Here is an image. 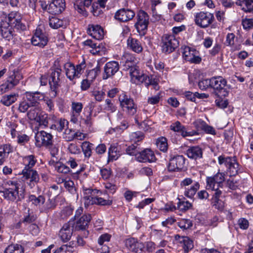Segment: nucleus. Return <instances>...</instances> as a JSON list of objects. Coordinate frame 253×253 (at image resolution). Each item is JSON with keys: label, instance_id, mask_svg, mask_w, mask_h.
<instances>
[{"label": "nucleus", "instance_id": "nucleus-1", "mask_svg": "<svg viewBox=\"0 0 253 253\" xmlns=\"http://www.w3.org/2000/svg\"><path fill=\"white\" fill-rule=\"evenodd\" d=\"M2 22L0 24V34L3 38L8 41L16 36L12 27L20 31L26 29L25 23L22 21L21 15L18 12H11L8 16V22Z\"/></svg>", "mask_w": 253, "mask_h": 253}, {"label": "nucleus", "instance_id": "nucleus-2", "mask_svg": "<svg viewBox=\"0 0 253 253\" xmlns=\"http://www.w3.org/2000/svg\"><path fill=\"white\" fill-rule=\"evenodd\" d=\"M20 184L17 180H8L4 184L2 193L3 198L10 202L17 203L25 198V190L19 188Z\"/></svg>", "mask_w": 253, "mask_h": 253}, {"label": "nucleus", "instance_id": "nucleus-3", "mask_svg": "<svg viewBox=\"0 0 253 253\" xmlns=\"http://www.w3.org/2000/svg\"><path fill=\"white\" fill-rule=\"evenodd\" d=\"M24 162L26 164L20 174L23 175V180L25 181L30 179L29 182L27 183L32 188L40 180V176L38 172L33 169V167L37 163V159L34 155H31L24 158Z\"/></svg>", "mask_w": 253, "mask_h": 253}, {"label": "nucleus", "instance_id": "nucleus-4", "mask_svg": "<svg viewBox=\"0 0 253 253\" xmlns=\"http://www.w3.org/2000/svg\"><path fill=\"white\" fill-rule=\"evenodd\" d=\"M85 67L86 63L84 59L76 66L70 62H66L63 65L67 78L72 82H74L75 79L80 78Z\"/></svg>", "mask_w": 253, "mask_h": 253}, {"label": "nucleus", "instance_id": "nucleus-5", "mask_svg": "<svg viewBox=\"0 0 253 253\" xmlns=\"http://www.w3.org/2000/svg\"><path fill=\"white\" fill-rule=\"evenodd\" d=\"M218 161L219 165H225L230 176L236 175L240 170V166L236 156L230 157L222 155L218 157Z\"/></svg>", "mask_w": 253, "mask_h": 253}, {"label": "nucleus", "instance_id": "nucleus-6", "mask_svg": "<svg viewBox=\"0 0 253 253\" xmlns=\"http://www.w3.org/2000/svg\"><path fill=\"white\" fill-rule=\"evenodd\" d=\"M211 88L218 96L226 97L229 94L230 87L224 78L221 76H216L211 78Z\"/></svg>", "mask_w": 253, "mask_h": 253}, {"label": "nucleus", "instance_id": "nucleus-7", "mask_svg": "<svg viewBox=\"0 0 253 253\" xmlns=\"http://www.w3.org/2000/svg\"><path fill=\"white\" fill-rule=\"evenodd\" d=\"M119 101L120 106L127 115L133 116L136 114L137 110V104L134 102L133 99L126 92H123L120 94Z\"/></svg>", "mask_w": 253, "mask_h": 253}, {"label": "nucleus", "instance_id": "nucleus-8", "mask_svg": "<svg viewBox=\"0 0 253 253\" xmlns=\"http://www.w3.org/2000/svg\"><path fill=\"white\" fill-rule=\"evenodd\" d=\"M136 22L134 27L137 32L141 36L146 34L149 24V16L148 13L143 10H140L136 14Z\"/></svg>", "mask_w": 253, "mask_h": 253}, {"label": "nucleus", "instance_id": "nucleus-9", "mask_svg": "<svg viewBox=\"0 0 253 253\" xmlns=\"http://www.w3.org/2000/svg\"><path fill=\"white\" fill-rule=\"evenodd\" d=\"M179 45V41L173 35L164 34L161 38L163 52L169 54L174 51Z\"/></svg>", "mask_w": 253, "mask_h": 253}, {"label": "nucleus", "instance_id": "nucleus-10", "mask_svg": "<svg viewBox=\"0 0 253 253\" xmlns=\"http://www.w3.org/2000/svg\"><path fill=\"white\" fill-rule=\"evenodd\" d=\"M120 63L124 70H129L130 74H133L135 71L137 72V59L133 54L125 53L121 57Z\"/></svg>", "mask_w": 253, "mask_h": 253}, {"label": "nucleus", "instance_id": "nucleus-11", "mask_svg": "<svg viewBox=\"0 0 253 253\" xmlns=\"http://www.w3.org/2000/svg\"><path fill=\"white\" fill-rule=\"evenodd\" d=\"M55 62V67L54 70H52L49 79V84L53 95L55 97L57 95L59 87L60 86V76L61 74L62 69L60 66H57Z\"/></svg>", "mask_w": 253, "mask_h": 253}, {"label": "nucleus", "instance_id": "nucleus-12", "mask_svg": "<svg viewBox=\"0 0 253 253\" xmlns=\"http://www.w3.org/2000/svg\"><path fill=\"white\" fill-rule=\"evenodd\" d=\"M185 164V158L183 155H170L168 165V170L170 172L179 171L183 169Z\"/></svg>", "mask_w": 253, "mask_h": 253}, {"label": "nucleus", "instance_id": "nucleus-13", "mask_svg": "<svg viewBox=\"0 0 253 253\" xmlns=\"http://www.w3.org/2000/svg\"><path fill=\"white\" fill-rule=\"evenodd\" d=\"M214 19V16L210 12L201 11L195 16V24L202 28H206L209 26Z\"/></svg>", "mask_w": 253, "mask_h": 253}, {"label": "nucleus", "instance_id": "nucleus-14", "mask_svg": "<svg viewBox=\"0 0 253 253\" xmlns=\"http://www.w3.org/2000/svg\"><path fill=\"white\" fill-rule=\"evenodd\" d=\"M224 181V173L218 172L212 176L207 177L206 188L208 190H213L216 187H222Z\"/></svg>", "mask_w": 253, "mask_h": 253}, {"label": "nucleus", "instance_id": "nucleus-15", "mask_svg": "<svg viewBox=\"0 0 253 253\" xmlns=\"http://www.w3.org/2000/svg\"><path fill=\"white\" fill-rule=\"evenodd\" d=\"M131 76L135 77L139 82L144 83L146 87L151 85L153 86V88L158 90L159 89L158 84V79L156 78V76L153 75H147L144 74L139 75L138 72H135L133 74H130Z\"/></svg>", "mask_w": 253, "mask_h": 253}, {"label": "nucleus", "instance_id": "nucleus-16", "mask_svg": "<svg viewBox=\"0 0 253 253\" xmlns=\"http://www.w3.org/2000/svg\"><path fill=\"white\" fill-rule=\"evenodd\" d=\"M182 55L183 58L191 63L199 64L202 58L198 55V52L194 48L188 46L182 47Z\"/></svg>", "mask_w": 253, "mask_h": 253}, {"label": "nucleus", "instance_id": "nucleus-17", "mask_svg": "<svg viewBox=\"0 0 253 253\" xmlns=\"http://www.w3.org/2000/svg\"><path fill=\"white\" fill-rule=\"evenodd\" d=\"M36 145L38 147H49L53 144V136L45 131H38L35 135Z\"/></svg>", "mask_w": 253, "mask_h": 253}, {"label": "nucleus", "instance_id": "nucleus-18", "mask_svg": "<svg viewBox=\"0 0 253 253\" xmlns=\"http://www.w3.org/2000/svg\"><path fill=\"white\" fill-rule=\"evenodd\" d=\"M135 12L129 8H122L117 10L114 15L116 20L121 22H128L134 17Z\"/></svg>", "mask_w": 253, "mask_h": 253}, {"label": "nucleus", "instance_id": "nucleus-19", "mask_svg": "<svg viewBox=\"0 0 253 253\" xmlns=\"http://www.w3.org/2000/svg\"><path fill=\"white\" fill-rule=\"evenodd\" d=\"M66 7L65 0H52L48 5L42 7L43 9H47L48 12L52 14H58L64 10Z\"/></svg>", "mask_w": 253, "mask_h": 253}, {"label": "nucleus", "instance_id": "nucleus-20", "mask_svg": "<svg viewBox=\"0 0 253 253\" xmlns=\"http://www.w3.org/2000/svg\"><path fill=\"white\" fill-rule=\"evenodd\" d=\"M119 68L120 65L117 61H112L106 63L104 67L103 79L106 80L112 78L119 71Z\"/></svg>", "mask_w": 253, "mask_h": 253}, {"label": "nucleus", "instance_id": "nucleus-21", "mask_svg": "<svg viewBox=\"0 0 253 253\" xmlns=\"http://www.w3.org/2000/svg\"><path fill=\"white\" fill-rule=\"evenodd\" d=\"M48 42V38L45 33H43L41 29H36V32L31 39L33 45L43 47Z\"/></svg>", "mask_w": 253, "mask_h": 253}, {"label": "nucleus", "instance_id": "nucleus-22", "mask_svg": "<svg viewBox=\"0 0 253 253\" xmlns=\"http://www.w3.org/2000/svg\"><path fill=\"white\" fill-rule=\"evenodd\" d=\"M136 160L141 163H152L156 160V157L154 152L148 148L139 150L137 156H136Z\"/></svg>", "mask_w": 253, "mask_h": 253}, {"label": "nucleus", "instance_id": "nucleus-23", "mask_svg": "<svg viewBox=\"0 0 253 253\" xmlns=\"http://www.w3.org/2000/svg\"><path fill=\"white\" fill-rule=\"evenodd\" d=\"M175 240L177 241L178 245L184 250V253H188L189 251L194 247L193 241L188 237L176 235Z\"/></svg>", "mask_w": 253, "mask_h": 253}, {"label": "nucleus", "instance_id": "nucleus-24", "mask_svg": "<svg viewBox=\"0 0 253 253\" xmlns=\"http://www.w3.org/2000/svg\"><path fill=\"white\" fill-rule=\"evenodd\" d=\"M27 101H28L31 106L36 107L39 103V101L44 99L43 94L39 91L35 92H26L25 94Z\"/></svg>", "mask_w": 253, "mask_h": 253}, {"label": "nucleus", "instance_id": "nucleus-25", "mask_svg": "<svg viewBox=\"0 0 253 253\" xmlns=\"http://www.w3.org/2000/svg\"><path fill=\"white\" fill-rule=\"evenodd\" d=\"M87 32L95 40H100L104 37V31L100 25L90 24L88 26Z\"/></svg>", "mask_w": 253, "mask_h": 253}, {"label": "nucleus", "instance_id": "nucleus-26", "mask_svg": "<svg viewBox=\"0 0 253 253\" xmlns=\"http://www.w3.org/2000/svg\"><path fill=\"white\" fill-rule=\"evenodd\" d=\"M83 104L81 102H72L71 104V117L70 121L74 124H77L79 117L82 111Z\"/></svg>", "mask_w": 253, "mask_h": 253}, {"label": "nucleus", "instance_id": "nucleus-27", "mask_svg": "<svg viewBox=\"0 0 253 253\" xmlns=\"http://www.w3.org/2000/svg\"><path fill=\"white\" fill-rule=\"evenodd\" d=\"M73 227L71 226L69 223L63 225L59 232V236L63 242L69 241L72 236Z\"/></svg>", "mask_w": 253, "mask_h": 253}, {"label": "nucleus", "instance_id": "nucleus-28", "mask_svg": "<svg viewBox=\"0 0 253 253\" xmlns=\"http://www.w3.org/2000/svg\"><path fill=\"white\" fill-rule=\"evenodd\" d=\"M83 201L84 207L87 209L89 207V205L87 202L88 200H93V198L95 197L96 195L100 192V191L96 189H92L91 188H87L83 187Z\"/></svg>", "mask_w": 253, "mask_h": 253}, {"label": "nucleus", "instance_id": "nucleus-29", "mask_svg": "<svg viewBox=\"0 0 253 253\" xmlns=\"http://www.w3.org/2000/svg\"><path fill=\"white\" fill-rule=\"evenodd\" d=\"M69 24V21L66 18L59 19L55 16H52L49 18V25L52 29L65 28Z\"/></svg>", "mask_w": 253, "mask_h": 253}, {"label": "nucleus", "instance_id": "nucleus-30", "mask_svg": "<svg viewBox=\"0 0 253 253\" xmlns=\"http://www.w3.org/2000/svg\"><path fill=\"white\" fill-rule=\"evenodd\" d=\"M127 47L136 53L142 52L143 48L140 41L136 39L129 37L127 40Z\"/></svg>", "mask_w": 253, "mask_h": 253}, {"label": "nucleus", "instance_id": "nucleus-31", "mask_svg": "<svg viewBox=\"0 0 253 253\" xmlns=\"http://www.w3.org/2000/svg\"><path fill=\"white\" fill-rule=\"evenodd\" d=\"M23 77L21 73L18 70H14L9 72L6 82L14 87L19 84V81Z\"/></svg>", "mask_w": 253, "mask_h": 253}, {"label": "nucleus", "instance_id": "nucleus-32", "mask_svg": "<svg viewBox=\"0 0 253 253\" xmlns=\"http://www.w3.org/2000/svg\"><path fill=\"white\" fill-rule=\"evenodd\" d=\"M13 151V147L9 144L0 145V165H2L4 163L9 154Z\"/></svg>", "mask_w": 253, "mask_h": 253}, {"label": "nucleus", "instance_id": "nucleus-33", "mask_svg": "<svg viewBox=\"0 0 253 253\" xmlns=\"http://www.w3.org/2000/svg\"><path fill=\"white\" fill-rule=\"evenodd\" d=\"M186 154L189 158L196 160L202 158L203 150L199 146H192L186 150Z\"/></svg>", "mask_w": 253, "mask_h": 253}, {"label": "nucleus", "instance_id": "nucleus-34", "mask_svg": "<svg viewBox=\"0 0 253 253\" xmlns=\"http://www.w3.org/2000/svg\"><path fill=\"white\" fill-rule=\"evenodd\" d=\"M169 128L171 130L174 132H177L181 133L183 137L191 136L192 134L191 132H187L186 130L185 126H183L179 121H176L172 123L170 126Z\"/></svg>", "mask_w": 253, "mask_h": 253}, {"label": "nucleus", "instance_id": "nucleus-35", "mask_svg": "<svg viewBox=\"0 0 253 253\" xmlns=\"http://www.w3.org/2000/svg\"><path fill=\"white\" fill-rule=\"evenodd\" d=\"M90 220V214L83 215L77 221L75 229L78 230H85Z\"/></svg>", "mask_w": 253, "mask_h": 253}, {"label": "nucleus", "instance_id": "nucleus-36", "mask_svg": "<svg viewBox=\"0 0 253 253\" xmlns=\"http://www.w3.org/2000/svg\"><path fill=\"white\" fill-rule=\"evenodd\" d=\"M108 162L117 160L121 156L119 148L115 144L111 145L108 149Z\"/></svg>", "mask_w": 253, "mask_h": 253}, {"label": "nucleus", "instance_id": "nucleus-37", "mask_svg": "<svg viewBox=\"0 0 253 253\" xmlns=\"http://www.w3.org/2000/svg\"><path fill=\"white\" fill-rule=\"evenodd\" d=\"M87 202L89 204V206L93 205L106 206L111 205L113 203V201L109 199H104L103 198L99 197L98 195H96V196L93 198V200H91V201L88 200Z\"/></svg>", "mask_w": 253, "mask_h": 253}, {"label": "nucleus", "instance_id": "nucleus-38", "mask_svg": "<svg viewBox=\"0 0 253 253\" xmlns=\"http://www.w3.org/2000/svg\"><path fill=\"white\" fill-rule=\"evenodd\" d=\"M200 183L198 181H195L190 187L185 188L184 195L185 196L192 199L200 188Z\"/></svg>", "mask_w": 253, "mask_h": 253}, {"label": "nucleus", "instance_id": "nucleus-39", "mask_svg": "<svg viewBox=\"0 0 253 253\" xmlns=\"http://www.w3.org/2000/svg\"><path fill=\"white\" fill-rule=\"evenodd\" d=\"M84 116H81V123L85 124L87 126H90L92 125V111L86 108L84 109Z\"/></svg>", "mask_w": 253, "mask_h": 253}, {"label": "nucleus", "instance_id": "nucleus-40", "mask_svg": "<svg viewBox=\"0 0 253 253\" xmlns=\"http://www.w3.org/2000/svg\"><path fill=\"white\" fill-rule=\"evenodd\" d=\"M18 97V94L17 93L4 95L2 96L0 102L4 105L9 106L17 100Z\"/></svg>", "mask_w": 253, "mask_h": 253}, {"label": "nucleus", "instance_id": "nucleus-41", "mask_svg": "<svg viewBox=\"0 0 253 253\" xmlns=\"http://www.w3.org/2000/svg\"><path fill=\"white\" fill-rule=\"evenodd\" d=\"M24 247L19 244H10L4 250L3 253H24Z\"/></svg>", "mask_w": 253, "mask_h": 253}, {"label": "nucleus", "instance_id": "nucleus-42", "mask_svg": "<svg viewBox=\"0 0 253 253\" xmlns=\"http://www.w3.org/2000/svg\"><path fill=\"white\" fill-rule=\"evenodd\" d=\"M93 144L88 141H84L82 144V149L85 158L89 159L92 155Z\"/></svg>", "mask_w": 253, "mask_h": 253}, {"label": "nucleus", "instance_id": "nucleus-43", "mask_svg": "<svg viewBox=\"0 0 253 253\" xmlns=\"http://www.w3.org/2000/svg\"><path fill=\"white\" fill-rule=\"evenodd\" d=\"M30 210H28V213L25 215L24 217L18 222V224L24 223L25 224L32 223L35 222L37 218V215L33 212H30Z\"/></svg>", "mask_w": 253, "mask_h": 253}, {"label": "nucleus", "instance_id": "nucleus-44", "mask_svg": "<svg viewBox=\"0 0 253 253\" xmlns=\"http://www.w3.org/2000/svg\"><path fill=\"white\" fill-rule=\"evenodd\" d=\"M83 45L85 46H87L88 47L91 48L92 49L91 50V52L95 54L96 53H98L100 51V45H97L96 42H94L91 40H87L83 42Z\"/></svg>", "mask_w": 253, "mask_h": 253}, {"label": "nucleus", "instance_id": "nucleus-45", "mask_svg": "<svg viewBox=\"0 0 253 253\" xmlns=\"http://www.w3.org/2000/svg\"><path fill=\"white\" fill-rule=\"evenodd\" d=\"M49 119V118L47 114L44 112H41L36 122L39 123L40 126L45 128L48 126Z\"/></svg>", "mask_w": 253, "mask_h": 253}, {"label": "nucleus", "instance_id": "nucleus-46", "mask_svg": "<svg viewBox=\"0 0 253 253\" xmlns=\"http://www.w3.org/2000/svg\"><path fill=\"white\" fill-rule=\"evenodd\" d=\"M76 135L75 130L67 127L62 134V137L66 141H71L76 137Z\"/></svg>", "mask_w": 253, "mask_h": 253}, {"label": "nucleus", "instance_id": "nucleus-47", "mask_svg": "<svg viewBox=\"0 0 253 253\" xmlns=\"http://www.w3.org/2000/svg\"><path fill=\"white\" fill-rule=\"evenodd\" d=\"M28 201L35 206H38L43 204L45 202V198L42 195L37 197L34 195H30L28 197Z\"/></svg>", "mask_w": 253, "mask_h": 253}, {"label": "nucleus", "instance_id": "nucleus-48", "mask_svg": "<svg viewBox=\"0 0 253 253\" xmlns=\"http://www.w3.org/2000/svg\"><path fill=\"white\" fill-rule=\"evenodd\" d=\"M157 147L163 152H166L168 150V145L166 138L161 137L159 138L156 142Z\"/></svg>", "mask_w": 253, "mask_h": 253}, {"label": "nucleus", "instance_id": "nucleus-49", "mask_svg": "<svg viewBox=\"0 0 253 253\" xmlns=\"http://www.w3.org/2000/svg\"><path fill=\"white\" fill-rule=\"evenodd\" d=\"M140 148L135 144H132L128 146L126 149V152L127 154L131 156H134L136 159V156L138 154Z\"/></svg>", "mask_w": 253, "mask_h": 253}, {"label": "nucleus", "instance_id": "nucleus-50", "mask_svg": "<svg viewBox=\"0 0 253 253\" xmlns=\"http://www.w3.org/2000/svg\"><path fill=\"white\" fill-rule=\"evenodd\" d=\"M192 208V204L188 201H181L179 199V202L177 203V209L182 211H186Z\"/></svg>", "mask_w": 253, "mask_h": 253}, {"label": "nucleus", "instance_id": "nucleus-51", "mask_svg": "<svg viewBox=\"0 0 253 253\" xmlns=\"http://www.w3.org/2000/svg\"><path fill=\"white\" fill-rule=\"evenodd\" d=\"M40 113H41L40 110L39 109H38L37 108L35 107L33 108H31L27 112V115L28 118L30 120L36 121Z\"/></svg>", "mask_w": 253, "mask_h": 253}, {"label": "nucleus", "instance_id": "nucleus-52", "mask_svg": "<svg viewBox=\"0 0 253 253\" xmlns=\"http://www.w3.org/2000/svg\"><path fill=\"white\" fill-rule=\"evenodd\" d=\"M55 168L60 173L66 174L70 171V168L60 162H56Z\"/></svg>", "mask_w": 253, "mask_h": 253}, {"label": "nucleus", "instance_id": "nucleus-53", "mask_svg": "<svg viewBox=\"0 0 253 253\" xmlns=\"http://www.w3.org/2000/svg\"><path fill=\"white\" fill-rule=\"evenodd\" d=\"M177 225L181 229L184 230L190 228L193 224L190 220L183 219L177 223Z\"/></svg>", "mask_w": 253, "mask_h": 253}, {"label": "nucleus", "instance_id": "nucleus-54", "mask_svg": "<svg viewBox=\"0 0 253 253\" xmlns=\"http://www.w3.org/2000/svg\"><path fill=\"white\" fill-rule=\"evenodd\" d=\"M211 204L215 209L222 211L224 209L225 204L221 199L211 200Z\"/></svg>", "mask_w": 253, "mask_h": 253}, {"label": "nucleus", "instance_id": "nucleus-55", "mask_svg": "<svg viewBox=\"0 0 253 253\" xmlns=\"http://www.w3.org/2000/svg\"><path fill=\"white\" fill-rule=\"evenodd\" d=\"M244 6L243 10L246 12H253V0H243Z\"/></svg>", "mask_w": 253, "mask_h": 253}, {"label": "nucleus", "instance_id": "nucleus-56", "mask_svg": "<svg viewBox=\"0 0 253 253\" xmlns=\"http://www.w3.org/2000/svg\"><path fill=\"white\" fill-rule=\"evenodd\" d=\"M92 95L96 101L101 102L104 99L106 94L103 90H101L93 91Z\"/></svg>", "mask_w": 253, "mask_h": 253}, {"label": "nucleus", "instance_id": "nucleus-57", "mask_svg": "<svg viewBox=\"0 0 253 253\" xmlns=\"http://www.w3.org/2000/svg\"><path fill=\"white\" fill-rule=\"evenodd\" d=\"M57 131L61 132L64 129L68 127L69 122L65 119H60L56 122Z\"/></svg>", "mask_w": 253, "mask_h": 253}, {"label": "nucleus", "instance_id": "nucleus-58", "mask_svg": "<svg viewBox=\"0 0 253 253\" xmlns=\"http://www.w3.org/2000/svg\"><path fill=\"white\" fill-rule=\"evenodd\" d=\"M199 87L201 90H206L209 87L211 88V78L210 79H203L199 82Z\"/></svg>", "mask_w": 253, "mask_h": 253}, {"label": "nucleus", "instance_id": "nucleus-59", "mask_svg": "<svg viewBox=\"0 0 253 253\" xmlns=\"http://www.w3.org/2000/svg\"><path fill=\"white\" fill-rule=\"evenodd\" d=\"M74 7L75 9L77 10L79 13H81L83 15L86 14V11L85 10L84 6L83 4L82 0H76L74 4Z\"/></svg>", "mask_w": 253, "mask_h": 253}, {"label": "nucleus", "instance_id": "nucleus-60", "mask_svg": "<svg viewBox=\"0 0 253 253\" xmlns=\"http://www.w3.org/2000/svg\"><path fill=\"white\" fill-rule=\"evenodd\" d=\"M70 153L73 154H79L81 153L80 149L76 143H70L68 147Z\"/></svg>", "mask_w": 253, "mask_h": 253}, {"label": "nucleus", "instance_id": "nucleus-61", "mask_svg": "<svg viewBox=\"0 0 253 253\" xmlns=\"http://www.w3.org/2000/svg\"><path fill=\"white\" fill-rule=\"evenodd\" d=\"M131 136L135 142V144H136V142H139L143 139L144 138V134L142 132L139 131L132 133Z\"/></svg>", "mask_w": 253, "mask_h": 253}, {"label": "nucleus", "instance_id": "nucleus-62", "mask_svg": "<svg viewBox=\"0 0 253 253\" xmlns=\"http://www.w3.org/2000/svg\"><path fill=\"white\" fill-rule=\"evenodd\" d=\"M137 241V240L133 238L127 239L126 241V246L130 251H132L134 250Z\"/></svg>", "mask_w": 253, "mask_h": 253}, {"label": "nucleus", "instance_id": "nucleus-63", "mask_svg": "<svg viewBox=\"0 0 253 253\" xmlns=\"http://www.w3.org/2000/svg\"><path fill=\"white\" fill-rule=\"evenodd\" d=\"M194 125L198 130H204L207 124L201 119H198L194 122Z\"/></svg>", "mask_w": 253, "mask_h": 253}, {"label": "nucleus", "instance_id": "nucleus-64", "mask_svg": "<svg viewBox=\"0 0 253 253\" xmlns=\"http://www.w3.org/2000/svg\"><path fill=\"white\" fill-rule=\"evenodd\" d=\"M242 25L246 30H250L253 28V19H245L242 20Z\"/></svg>", "mask_w": 253, "mask_h": 253}]
</instances>
